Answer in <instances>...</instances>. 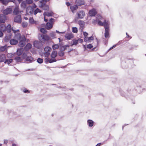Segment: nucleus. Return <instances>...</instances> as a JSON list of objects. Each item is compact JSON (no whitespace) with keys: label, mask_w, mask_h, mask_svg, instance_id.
I'll return each mask as SVG.
<instances>
[{"label":"nucleus","mask_w":146,"mask_h":146,"mask_svg":"<svg viewBox=\"0 0 146 146\" xmlns=\"http://www.w3.org/2000/svg\"><path fill=\"white\" fill-rule=\"evenodd\" d=\"M96 20H93L92 23L95 25L97 23L98 25L100 26H104L105 28V37L106 38L109 37V24L108 21H106L105 19L100 15H97Z\"/></svg>","instance_id":"obj_1"},{"label":"nucleus","mask_w":146,"mask_h":146,"mask_svg":"<svg viewBox=\"0 0 146 146\" xmlns=\"http://www.w3.org/2000/svg\"><path fill=\"white\" fill-rule=\"evenodd\" d=\"M22 57L28 63H31L33 61V59L31 56V53L28 52H24L22 55Z\"/></svg>","instance_id":"obj_2"},{"label":"nucleus","mask_w":146,"mask_h":146,"mask_svg":"<svg viewBox=\"0 0 146 146\" xmlns=\"http://www.w3.org/2000/svg\"><path fill=\"white\" fill-rule=\"evenodd\" d=\"M21 35L20 34L18 33L15 34L14 38L11 39L10 41V43L11 45H15L18 42V40L21 39Z\"/></svg>","instance_id":"obj_3"},{"label":"nucleus","mask_w":146,"mask_h":146,"mask_svg":"<svg viewBox=\"0 0 146 146\" xmlns=\"http://www.w3.org/2000/svg\"><path fill=\"white\" fill-rule=\"evenodd\" d=\"M6 30L7 32L8 33H10L11 31L12 30L15 34L18 33L19 31V29H16L15 28L13 27L11 28V26L10 25H8L6 27Z\"/></svg>","instance_id":"obj_4"},{"label":"nucleus","mask_w":146,"mask_h":146,"mask_svg":"<svg viewBox=\"0 0 146 146\" xmlns=\"http://www.w3.org/2000/svg\"><path fill=\"white\" fill-rule=\"evenodd\" d=\"M46 3L44 1H40L39 2L38 5L40 7L42 8L44 10H47L49 9V7L46 5Z\"/></svg>","instance_id":"obj_5"},{"label":"nucleus","mask_w":146,"mask_h":146,"mask_svg":"<svg viewBox=\"0 0 146 146\" xmlns=\"http://www.w3.org/2000/svg\"><path fill=\"white\" fill-rule=\"evenodd\" d=\"M38 38L41 41H47L50 39V37L48 36L42 34L39 35Z\"/></svg>","instance_id":"obj_6"},{"label":"nucleus","mask_w":146,"mask_h":146,"mask_svg":"<svg viewBox=\"0 0 146 146\" xmlns=\"http://www.w3.org/2000/svg\"><path fill=\"white\" fill-rule=\"evenodd\" d=\"M54 22V20L53 19H50L46 25V28L48 30L51 29L52 27V24Z\"/></svg>","instance_id":"obj_7"},{"label":"nucleus","mask_w":146,"mask_h":146,"mask_svg":"<svg viewBox=\"0 0 146 146\" xmlns=\"http://www.w3.org/2000/svg\"><path fill=\"white\" fill-rule=\"evenodd\" d=\"M51 48L48 46H46L44 48V55L46 57L48 56L50 54V52L51 50Z\"/></svg>","instance_id":"obj_8"},{"label":"nucleus","mask_w":146,"mask_h":146,"mask_svg":"<svg viewBox=\"0 0 146 146\" xmlns=\"http://www.w3.org/2000/svg\"><path fill=\"white\" fill-rule=\"evenodd\" d=\"M19 43V46L20 47H23L25 44V41L26 40V38L24 36L21 37V39Z\"/></svg>","instance_id":"obj_9"},{"label":"nucleus","mask_w":146,"mask_h":146,"mask_svg":"<svg viewBox=\"0 0 146 146\" xmlns=\"http://www.w3.org/2000/svg\"><path fill=\"white\" fill-rule=\"evenodd\" d=\"M34 9L32 7L29 6L27 7L26 9V14L27 15H31L33 14Z\"/></svg>","instance_id":"obj_10"},{"label":"nucleus","mask_w":146,"mask_h":146,"mask_svg":"<svg viewBox=\"0 0 146 146\" xmlns=\"http://www.w3.org/2000/svg\"><path fill=\"white\" fill-rule=\"evenodd\" d=\"M76 15L78 16V18L82 19L85 16V13L83 11L81 10L77 12L76 13Z\"/></svg>","instance_id":"obj_11"},{"label":"nucleus","mask_w":146,"mask_h":146,"mask_svg":"<svg viewBox=\"0 0 146 146\" xmlns=\"http://www.w3.org/2000/svg\"><path fill=\"white\" fill-rule=\"evenodd\" d=\"M97 13L96 10L95 9H93L89 11L88 14L90 16H94Z\"/></svg>","instance_id":"obj_12"},{"label":"nucleus","mask_w":146,"mask_h":146,"mask_svg":"<svg viewBox=\"0 0 146 146\" xmlns=\"http://www.w3.org/2000/svg\"><path fill=\"white\" fill-rule=\"evenodd\" d=\"M12 11V9L11 8H7L4 10L3 13L4 15H7L11 13Z\"/></svg>","instance_id":"obj_13"},{"label":"nucleus","mask_w":146,"mask_h":146,"mask_svg":"<svg viewBox=\"0 0 146 146\" xmlns=\"http://www.w3.org/2000/svg\"><path fill=\"white\" fill-rule=\"evenodd\" d=\"M73 37V34L71 33H66L65 36V38L68 40L71 39Z\"/></svg>","instance_id":"obj_14"},{"label":"nucleus","mask_w":146,"mask_h":146,"mask_svg":"<svg viewBox=\"0 0 146 146\" xmlns=\"http://www.w3.org/2000/svg\"><path fill=\"white\" fill-rule=\"evenodd\" d=\"M6 20V16L3 14L0 15V23H4Z\"/></svg>","instance_id":"obj_15"},{"label":"nucleus","mask_w":146,"mask_h":146,"mask_svg":"<svg viewBox=\"0 0 146 146\" xmlns=\"http://www.w3.org/2000/svg\"><path fill=\"white\" fill-rule=\"evenodd\" d=\"M44 60L47 63L49 62L50 63H51L56 61V60L55 58H51L50 59L48 57L46 58Z\"/></svg>","instance_id":"obj_16"},{"label":"nucleus","mask_w":146,"mask_h":146,"mask_svg":"<svg viewBox=\"0 0 146 146\" xmlns=\"http://www.w3.org/2000/svg\"><path fill=\"white\" fill-rule=\"evenodd\" d=\"M14 21L17 23H21V16L20 15L17 16L14 19Z\"/></svg>","instance_id":"obj_17"},{"label":"nucleus","mask_w":146,"mask_h":146,"mask_svg":"<svg viewBox=\"0 0 146 146\" xmlns=\"http://www.w3.org/2000/svg\"><path fill=\"white\" fill-rule=\"evenodd\" d=\"M93 37L92 36L89 37H85L84 41L86 42H90L93 40Z\"/></svg>","instance_id":"obj_18"},{"label":"nucleus","mask_w":146,"mask_h":146,"mask_svg":"<svg viewBox=\"0 0 146 146\" xmlns=\"http://www.w3.org/2000/svg\"><path fill=\"white\" fill-rule=\"evenodd\" d=\"M21 11H19V7L16 5L15 7V9L14 10L13 13L14 15H17L19 14L20 13H21Z\"/></svg>","instance_id":"obj_19"},{"label":"nucleus","mask_w":146,"mask_h":146,"mask_svg":"<svg viewBox=\"0 0 146 146\" xmlns=\"http://www.w3.org/2000/svg\"><path fill=\"white\" fill-rule=\"evenodd\" d=\"M76 3L77 5L79 6H80L84 4V1L82 0H76Z\"/></svg>","instance_id":"obj_20"},{"label":"nucleus","mask_w":146,"mask_h":146,"mask_svg":"<svg viewBox=\"0 0 146 146\" xmlns=\"http://www.w3.org/2000/svg\"><path fill=\"white\" fill-rule=\"evenodd\" d=\"M32 47V45L29 43H28L27 44L26 46L24 48V49L27 51L29 50ZM27 52V51H26Z\"/></svg>","instance_id":"obj_21"},{"label":"nucleus","mask_w":146,"mask_h":146,"mask_svg":"<svg viewBox=\"0 0 146 146\" xmlns=\"http://www.w3.org/2000/svg\"><path fill=\"white\" fill-rule=\"evenodd\" d=\"M6 59V56L4 54L0 55V62H5Z\"/></svg>","instance_id":"obj_22"},{"label":"nucleus","mask_w":146,"mask_h":146,"mask_svg":"<svg viewBox=\"0 0 146 146\" xmlns=\"http://www.w3.org/2000/svg\"><path fill=\"white\" fill-rule=\"evenodd\" d=\"M87 123L89 127H91L94 125V122L91 120L89 119L87 121Z\"/></svg>","instance_id":"obj_23"},{"label":"nucleus","mask_w":146,"mask_h":146,"mask_svg":"<svg viewBox=\"0 0 146 146\" xmlns=\"http://www.w3.org/2000/svg\"><path fill=\"white\" fill-rule=\"evenodd\" d=\"M53 14V13L52 12H45L44 13L43 15L44 17L47 16L49 17L52 16Z\"/></svg>","instance_id":"obj_24"},{"label":"nucleus","mask_w":146,"mask_h":146,"mask_svg":"<svg viewBox=\"0 0 146 146\" xmlns=\"http://www.w3.org/2000/svg\"><path fill=\"white\" fill-rule=\"evenodd\" d=\"M70 46L69 45H64L62 46L60 48V50L62 51H64L66 50L67 48H69Z\"/></svg>","instance_id":"obj_25"},{"label":"nucleus","mask_w":146,"mask_h":146,"mask_svg":"<svg viewBox=\"0 0 146 146\" xmlns=\"http://www.w3.org/2000/svg\"><path fill=\"white\" fill-rule=\"evenodd\" d=\"M57 56V52L56 51H53L51 54V58H55Z\"/></svg>","instance_id":"obj_26"},{"label":"nucleus","mask_w":146,"mask_h":146,"mask_svg":"<svg viewBox=\"0 0 146 146\" xmlns=\"http://www.w3.org/2000/svg\"><path fill=\"white\" fill-rule=\"evenodd\" d=\"M15 0H0V1L3 4L6 5L9 1L13 2Z\"/></svg>","instance_id":"obj_27"},{"label":"nucleus","mask_w":146,"mask_h":146,"mask_svg":"<svg viewBox=\"0 0 146 146\" xmlns=\"http://www.w3.org/2000/svg\"><path fill=\"white\" fill-rule=\"evenodd\" d=\"M78 8V6L76 5H74L70 7L71 11L73 13H74V11L76 10Z\"/></svg>","instance_id":"obj_28"},{"label":"nucleus","mask_w":146,"mask_h":146,"mask_svg":"<svg viewBox=\"0 0 146 146\" xmlns=\"http://www.w3.org/2000/svg\"><path fill=\"white\" fill-rule=\"evenodd\" d=\"M23 48H19L17 50V54L18 56L21 55L23 53Z\"/></svg>","instance_id":"obj_29"},{"label":"nucleus","mask_w":146,"mask_h":146,"mask_svg":"<svg viewBox=\"0 0 146 146\" xmlns=\"http://www.w3.org/2000/svg\"><path fill=\"white\" fill-rule=\"evenodd\" d=\"M6 27L4 24L0 25V29L3 32L6 31Z\"/></svg>","instance_id":"obj_30"},{"label":"nucleus","mask_w":146,"mask_h":146,"mask_svg":"<svg viewBox=\"0 0 146 146\" xmlns=\"http://www.w3.org/2000/svg\"><path fill=\"white\" fill-rule=\"evenodd\" d=\"M40 43V42H39L37 41H35L33 42V45L35 47L38 48L39 46V45Z\"/></svg>","instance_id":"obj_31"},{"label":"nucleus","mask_w":146,"mask_h":146,"mask_svg":"<svg viewBox=\"0 0 146 146\" xmlns=\"http://www.w3.org/2000/svg\"><path fill=\"white\" fill-rule=\"evenodd\" d=\"M78 23L80 27L82 28L83 27L84 25V22L80 20L78 21Z\"/></svg>","instance_id":"obj_32"},{"label":"nucleus","mask_w":146,"mask_h":146,"mask_svg":"<svg viewBox=\"0 0 146 146\" xmlns=\"http://www.w3.org/2000/svg\"><path fill=\"white\" fill-rule=\"evenodd\" d=\"M29 21L30 23L31 24H37V22L34 21L33 18H30L29 19Z\"/></svg>","instance_id":"obj_33"},{"label":"nucleus","mask_w":146,"mask_h":146,"mask_svg":"<svg viewBox=\"0 0 146 146\" xmlns=\"http://www.w3.org/2000/svg\"><path fill=\"white\" fill-rule=\"evenodd\" d=\"M12 61L13 60L12 59L6 60L4 62V63L7 64L8 65H9V64L12 62Z\"/></svg>","instance_id":"obj_34"},{"label":"nucleus","mask_w":146,"mask_h":146,"mask_svg":"<svg viewBox=\"0 0 146 146\" xmlns=\"http://www.w3.org/2000/svg\"><path fill=\"white\" fill-rule=\"evenodd\" d=\"M11 37V35H7L6 36L5 38V41H7L9 40Z\"/></svg>","instance_id":"obj_35"},{"label":"nucleus","mask_w":146,"mask_h":146,"mask_svg":"<svg viewBox=\"0 0 146 146\" xmlns=\"http://www.w3.org/2000/svg\"><path fill=\"white\" fill-rule=\"evenodd\" d=\"M50 37L52 38H55L56 34L54 32H52L50 34Z\"/></svg>","instance_id":"obj_36"},{"label":"nucleus","mask_w":146,"mask_h":146,"mask_svg":"<svg viewBox=\"0 0 146 146\" xmlns=\"http://www.w3.org/2000/svg\"><path fill=\"white\" fill-rule=\"evenodd\" d=\"M59 47V45L58 44H55L52 46V48L53 50L57 49Z\"/></svg>","instance_id":"obj_37"},{"label":"nucleus","mask_w":146,"mask_h":146,"mask_svg":"<svg viewBox=\"0 0 146 146\" xmlns=\"http://www.w3.org/2000/svg\"><path fill=\"white\" fill-rule=\"evenodd\" d=\"M40 31L41 33H45L46 32V30L44 28H40Z\"/></svg>","instance_id":"obj_38"},{"label":"nucleus","mask_w":146,"mask_h":146,"mask_svg":"<svg viewBox=\"0 0 146 146\" xmlns=\"http://www.w3.org/2000/svg\"><path fill=\"white\" fill-rule=\"evenodd\" d=\"M26 2H25L24 1H23L22 2L21 4V7L23 8H25L26 7Z\"/></svg>","instance_id":"obj_39"},{"label":"nucleus","mask_w":146,"mask_h":146,"mask_svg":"<svg viewBox=\"0 0 146 146\" xmlns=\"http://www.w3.org/2000/svg\"><path fill=\"white\" fill-rule=\"evenodd\" d=\"M6 48V46H1L0 47V51L3 52L4 51Z\"/></svg>","instance_id":"obj_40"},{"label":"nucleus","mask_w":146,"mask_h":146,"mask_svg":"<svg viewBox=\"0 0 146 146\" xmlns=\"http://www.w3.org/2000/svg\"><path fill=\"white\" fill-rule=\"evenodd\" d=\"M41 12V11L38 8H37L35 10V11H34V13L35 15H36L38 13L40 12Z\"/></svg>","instance_id":"obj_41"},{"label":"nucleus","mask_w":146,"mask_h":146,"mask_svg":"<svg viewBox=\"0 0 146 146\" xmlns=\"http://www.w3.org/2000/svg\"><path fill=\"white\" fill-rule=\"evenodd\" d=\"M14 54L12 53H8L7 54V56L8 58H11L13 57L14 56Z\"/></svg>","instance_id":"obj_42"},{"label":"nucleus","mask_w":146,"mask_h":146,"mask_svg":"<svg viewBox=\"0 0 146 146\" xmlns=\"http://www.w3.org/2000/svg\"><path fill=\"white\" fill-rule=\"evenodd\" d=\"M73 43L71 45V46H72L73 45H76L78 42V40H73Z\"/></svg>","instance_id":"obj_43"},{"label":"nucleus","mask_w":146,"mask_h":146,"mask_svg":"<svg viewBox=\"0 0 146 146\" xmlns=\"http://www.w3.org/2000/svg\"><path fill=\"white\" fill-rule=\"evenodd\" d=\"M72 31L74 33H77L78 32V29L76 27H72Z\"/></svg>","instance_id":"obj_44"},{"label":"nucleus","mask_w":146,"mask_h":146,"mask_svg":"<svg viewBox=\"0 0 146 146\" xmlns=\"http://www.w3.org/2000/svg\"><path fill=\"white\" fill-rule=\"evenodd\" d=\"M15 59L16 60V61L17 62H20L21 60V58L18 56L15 57Z\"/></svg>","instance_id":"obj_45"},{"label":"nucleus","mask_w":146,"mask_h":146,"mask_svg":"<svg viewBox=\"0 0 146 146\" xmlns=\"http://www.w3.org/2000/svg\"><path fill=\"white\" fill-rule=\"evenodd\" d=\"M64 54V52L63 51L60 50V51L58 52V55L60 56H62Z\"/></svg>","instance_id":"obj_46"},{"label":"nucleus","mask_w":146,"mask_h":146,"mask_svg":"<svg viewBox=\"0 0 146 146\" xmlns=\"http://www.w3.org/2000/svg\"><path fill=\"white\" fill-rule=\"evenodd\" d=\"M26 3L28 4H32L33 2L32 0H26Z\"/></svg>","instance_id":"obj_47"},{"label":"nucleus","mask_w":146,"mask_h":146,"mask_svg":"<svg viewBox=\"0 0 146 146\" xmlns=\"http://www.w3.org/2000/svg\"><path fill=\"white\" fill-rule=\"evenodd\" d=\"M22 25L23 27H26L28 25V23L26 22H23L22 23Z\"/></svg>","instance_id":"obj_48"},{"label":"nucleus","mask_w":146,"mask_h":146,"mask_svg":"<svg viewBox=\"0 0 146 146\" xmlns=\"http://www.w3.org/2000/svg\"><path fill=\"white\" fill-rule=\"evenodd\" d=\"M37 61L39 63L41 64L43 62V60L42 59L39 58L38 59Z\"/></svg>","instance_id":"obj_49"},{"label":"nucleus","mask_w":146,"mask_h":146,"mask_svg":"<svg viewBox=\"0 0 146 146\" xmlns=\"http://www.w3.org/2000/svg\"><path fill=\"white\" fill-rule=\"evenodd\" d=\"M93 47V46L91 44H89L87 45V48L90 49L92 48Z\"/></svg>","instance_id":"obj_50"},{"label":"nucleus","mask_w":146,"mask_h":146,"mask_svg":"<svg viewBox=\"0 0 146 146\" xmlns=\"http://www.w3.org/2000/svg\"><path fill=\"white\" fill-rule=\"evenodd\" d=\"M83 34H84V36H85V37H86V36H87L88 35V33L85 32H84Z\"/></svg>","instance_id":"obj_51"},{"label":"nucleus","mask_w":146,"mask_h":146,"mask_svg":"<svg viewBox=\"0 0 146 146\" xmlns=\"http://www.w3.org/2000/svg\"><path fill=\"white\" fill-rule=\"evenodd\" d=\"M56 32L57 33H61V34H64L65 33V32H59V31H57V30H56Z\"/></svg>","instance_id":"obj_52"},{"label":"nucleus","mask_w":146,"mask_h":146,"mask_svg":"<svg viewBox=\"0 0 146 146\" xmlns=\"http://www.w3.org/2000/svg\"><path fill=\"white\" fill-rule=\"evenodd\" d=\"M78 42L80 43L82 42H83V40L82 39L80 38H79L78 39Z\"/></svg>","instance_id":"obj_53"},{"label":"nucleus","mask_w":146,"mask_h":146,"mask_svg":"<svg viewBox=\"0 0 146 146\" xmlns=\"http://www.w3.org/2000/svg\"><path fill=\"white\" fill-rule=\"evenodd\" d=\"M8 141L7 140L5 139L4 140V143L5 145L8 143Z\"/></svg>","instance_id":"obj_54"},{"label":"nucleus","mask_w":146,"mask_h":146,"mask_svg":"<svg viewBox=\"0 0 146 146\" xmlns=\"http://www.w3.org/2000/svg\"><path fill=\"white\" fill-rule=\"evenodd\" d=\"M116 46V44H115L112 47H111L110 49L109 50H111L113 48L115 47Z\"/></svg>","instance_id":"obj_55"},{"label":"nucleus","mask_w":146,"mask_h":146,"mask_svg":"<svg viewBox=\"0 0 146 146\" xmlns=\"http://www.w3.org/2000/svg\"><path fill=\"white\" fill-rule=\"evenodd\" d=\"M3 33L2 31L0 30V37H2L3 36Z\"/></svg>","instance_id":"obj_56"},{"label":"nucleus","mask_w":146,"mask_h":146,"mask_svg":"<svg viewBox=\"0 0 146 146\" xmlns=\"http://www.w3.org/2000/svg\"><path fill=\"white\" fill-rule=\"evenodd\" d=\"M23 92L25 93L29 92V91L26 89H24L23 90Z\"/></svg>","instance_id":"obj_57"},{"label":"nucleus","mask_w":146,"mask_h":146,"mask_svg":"<svg viewBox=\"0 0 146 146\" xmlns=\"http://www.w3.org/2000/svg\"><path fill=\"white\" fill-rule=\"evenodd\" d=\"M36 6L35 4H34L33 5V7H32L33 9L34 8H35L36 7Z\"/></svg>","instance_id":"obj_58"},{"label":"nucleus","mask_w":146,"mask_h":146,"mask_svg":"<svg viewBox=\"0 0 146 146\" xmlns=\"http://www.w3.org/2000/svg\"><path fill=\"white\" fill-rule=\"evenodd\" d=\"M46 16H45V17H44V21H45V22H46L48 21V20L47 19H46Z\"/></svg>","instance_id":"obj_59"},{"label":"nucleus","mask_w":146,"mask_h":146,"mask_svg":"<svg viewBox=\"0 0 146 146\" xmlns=\"http://www.w3.org/2000/svg\"><path fill=\"white\" fill-rule=\"evenodd\" d=\"M66 5H67V6H70V3L69 2H66Z\"/></svg>","instance_id":"obj_60"},{"label":"nucleus","mask_w":146,"mask_h":146,"mask_svg":"<svg viewBox=\"0 0 146 146\" xmlns=\"http://www.w3.org/2000/svg\"><path fill=\"white\" fill-rule=\"evenodd\" d=\"M101 144V143H98L96 146H100Z\"/></svg>","instance_id":"obj_61"},{"label":"nucleus","mask_w":146,"mask_h":146,"mask_svg":"<svg viewBox=\"0 0 146 146\" xmlns=\"http://www.w3.org/2000/svg\"><path fill=\"white\" fill-rule=\"evenodd\" d=\"M50 0H42V1H45L46 2L49 1Z\"/></svg>","instance_id":"obj_62"},{"label":"nucleus","mask_w":146,"mask_h":146,"mask_svg":"<svg viewBox=\"0 0 146 146\" xmlns=\"http://www.w3.org/2000/svg\"><path fill=\"white\" fill-rule=\"evenodd\" d=\"M24 18L26 20H28V18H27V17H24Z\"/></svg>","instance_id":"obj_63"},{"label":"nucleus","mask_w":146,"mask_h":146,"mask_svg":"<svg viewBox=\"0 0 146 146\" xmlns=\"http://www.w3.org/2000/svg\"><path fill=\"white\" fill-rule=\"evenodd\" d=\"M84 47L85 48V50L86 49V47L85 45H84Z\"/></svg>","instance_id":"obj_64"}]
</instances>
